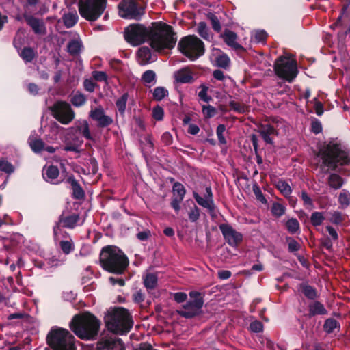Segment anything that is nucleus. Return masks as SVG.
Wrapping results in <instances>:
<instances>
[{
    "label": "nucleus",
    "instance_id": "obj_59",
    "mask_svg": "<svg viewBox=\"0 0 350 350\" xmlns=\"http://www.w3.org/2000/svg\"><path fill=\"white\" fill-rule=\"evenodd\" d=\"M312 102L314 103V108L316 114L317 116H321L324 111L323 104L320 101H319L317 98H314Z\"/></svg>",
    "mask_w": 350,
    "mask_h": 350
},
{
    "label": "nucleus",
    "instance_id": "obj_56",
    "mask_svg": "<svg viewBox=\"0 0 350 350\" xmlns=\"http://www.w3.org/2000/svg\"><path fill=\"white\" fill-rule=\"evenodd\" d=\"M303 293L307 297L311 299H313L317 297L315 290L310 286H304L303 287Z\"/></svg>",
    "mask_w": 350,
    "mask_h": 350
},
{
    "label": "nucleus",
    "instance_id": "obj_48",
    "mask_svg": "<svg viewBox=\"0 0 350 350\" xmlns=\"http://www.w3.org/2000/svg\"><path fill=\"white\" fill-rule=\"evenodd\" d=\"M111 350H125V347L122 340L111 337Z\"/></svg>",
    "mask_w": 350,
    "mask_h": 350
},
{
    "label": "nucleus",
    "instance_id": "obj_47",
    "mask_svg": "<svg viewBox=\"0 0 350 350\" xmlns=\"http://www.w3.org/2000/svg\"><path fill=\"white\" fill-rule=\"evenodd\" d=\"M152 115L156 120L161 121L164 117V111L161 107L157 105L152 108Z\"/></svg>",
    "mask_w": 350,
    "mask_h": 350
},
{
    "label": "nucleus",
    "instance_id": "obj_9",
    "mask_svg": "<svg viewBox=\"0 0 350 350\" xmlns=\"http://www.w3.org/2000/svg\"><path fill=\"white\" fill-rule=\"evenodd\" d=\"M53 117L63 124H68L75 118L71 106L64 101H57L51 107Z\"/></svg>",
    "mask_w": 350,
    "mask_h": 350
},
{
    "label": "nucleus",
    "instance_id": "obj_30",
    "mask_svg": "<svg viewBox=\"0 0 350 350\" xmlns=\"http://www.w3.org/2000/svg\"><path fill=\"white\" fill-rule=\"evenodd\" d=\"M20 57L25 63L31 62L36 56L35 51L30 47H25L19 53Z\"/></svg>",
    "mask_w": 350,
    "mask_h": 350
},
{
    "label": "nucleus",
    "instance_id": "obj_39",
    "mask_svg": "<svg viewBox=\"0 0 350 350\" xmlns=\"http://www.w3.org/2000/svg\"><path fill=\"white\" fill-rule=\"evenodd\" d=\"M285 206L278 202H274L271 209L273 215L276 217H280L283 215L285 213Z\"/></svg>",
    "mask_w": 350,
    "mask_h": 350
},
{
    "label": "nucleus",
    "instance_id": "obj_2",
    "mask_svg": "<svg viewBox=\"0 0 350 350\" xmlns=\"http://www.w3.org/2000/svg\"><path fill=\"white\" fill-rule=\"evenodd\" d=\"M69 326L77 337L90 340L95 339L98 335L100 322L93 314L85 312L74 316Z\"/></svg>",
    "mask_w": 350,
    "mask_h": 350
},
{
    "label": "nucleus",
    "instance_id": "obj_14",
    "mask_svg": "<svg viewBox=\"0 0 350 350\" xmlns=\"http://www.w3.org/2000/svg\"><path fill=\"white\" fill-rule=\"evenodd\" d=\"M23 17L36 34L44 35L46 33V27L42 20L26 12L23 14Z\"/></svg>",
    "mask_w": 350,
    "mask_h": 350
},
{
    "label": "nucleus",
    "instance_id": "obj_63",
    "mask_svg": "<svg viewBox=\"0 0 350 350\" xmlns=\"http://www.w3.org/2000/svg\"><path fill=\"white\" fill-rule=\"evenodd\" d=\"M64 260L59 259L56 256H52L47 259V264L51 267H57L64 262Z\"/></svg>",
    "mask_w": 350,
    "mask_h": 350
},
{
    "label": "nucleus",
    "instance_id": "obj_61",
    "mask_svg": "<svg viewBox=\"0 0 350 350\" xmlns=\"http://www.w3.org/2000/svg\"><path fill=\"white\" fill-rule=\"evenodd\" d=\"M262 328H263L262 324L260 321H253L250 325V329L253 332H256V333L260 332L262 331Z\"/></svg>",
    "mask_w": 350,
    "mask_h": 350
},
{
    "label": "nucleus",
    "instance_id": "obj_20",
    "mask_svg": "<svg viewBox=\"0 0 350 350\" xmlns=\"http://www.w3.org/2000/svg\"><path fill=\"white\" fill-rule=\"evenodd\" d=\"M174 75L176 81L180 83H191L193 81L191 72L187 68L176 71Z\"/></svg>",
    "mask_w": 350,
    "mask_h": 350
},
{
    "label": "nucleus",
    "instance_id": "obj_38",
    "mask_svg": "<svg viewBox=\"0 0 350 350\" xmlns=\"http://www.w3.org/2000/svg\"><path fill=\"white\" fill-rule=\"evenodd\" d=\"M96 350H109V337L107 334L103 335L97 342Z\"/></svg>",
    "mask_w": 350,
    "mask_h": 350
},
{
    "label": "nucleus",
    "instance_id": "obj_36",
    "mask_svg": "<svg viewBox=\"0 0 350 350\" xmlns=\"http://www.w3.org/2000/svg\"><path fill=\"white\" fill-rule=\"evenodd\" d=\"M310 312L312 314H323L326 313V310L323 304L315 301L310 305Z\"/></svg>",
    "mask_w": 350,
    "mask_h": 350
},
{
    "label": "nucleus",
    "instance_id": "obj_46",
    "mask_svg": "<svg viewBox=\"0 0 350 350\" xmlns=\"http://www.w3.org/2000/svg\"><path fill=\"white\" fill-rule=\"evenodd\" d=\"M277 187L284 196H288L291 193V188L285 181H278Z\"/></svg>",
    "mask_w": 350,
    "mask_h": 350
},
{
    "label": "nucleus",
    "instance_id": "obj_5",
    "mask_svg": "<svg viewBox=\"0 0 350 350\" xmlns=\"http://www.w3.org/2000/svg\"><path fill=\"white\" fill-rule=\"evenodd\" d=\"M133 326L131 317L128 310L122 308L113 309L111 312V332L117 334H127Z\"/></svg>",
    "mask_w": 350,
    "mask_h": 350
},
{
    "label": "nucleus",
    "instance_id": "obj_6",
    "mask_svg": "<svg viewBox=\"0 0 350 350\" xmlns=\"http://www.w3.org/2000/svg\"><path fill=\"white\" fill-rule=\"evenodd\" d=\"M180 51L191 60H195L204 54V43L195 36H187L178 42Z\"/></svg>",
    "mask_w": 350,
    "mask_h": 350
},
{
    "label": "nucleus",
    "instance_id": "obj_19",
    "mask_svg": "<svg viewBox=\"0 0 350 350\" xmlns=\"http://www.w3.org/2000/svg\"><path fill=\"white\" fill-rule=\"evenodd\" d=\"M137 59L138 62L140 64L144 65L150 62H154L155 57H152L151 51L149 48L146 46H143L139 49L137 51Z\"/></svg>",
    "mask_w": 350,
    "mask_h": 350
},
{
    "label": "nucleus",
    "instance_id": "obj_31",
    "mask_svg": "<svg viewBox=\"0 0 350 350\" xmlns=\"http://www.w3.org/2000/svg\"><path fill=\"white\" fill-rule=\"evenodd\" d=\"M77 128L79 132L87 139H92V136L90 131L89 124L87 121L83 120L79 122Z\"/></svg>",
    "mask_w": 350,
    "mask_h": 350
},
{
    "label": "nucleus",
    "instance_id": "obj_3",
    "mask_svg": "<svg viewBox=\"0 0 350 350\" xmlns=\"http://www.w3.org/2000/svg\"><path fill=\"white\" fill-rule=\"evenodd\" d=\"M319 157L323 161L325 166L334 170L337 163L346 165L350 163V154L348 151L341 148L337 144H329L326 147L320 150Z\"/></svg>",
    "mask_w": 350,
    "mask_h": 350
},
{
    "label": "nucleus",
    "instance_id": "obj_13",
    "mask_svg": "<svg viewBox=\"0 0 350 350\" xmlns=\"http://www.w3.org/2000/svg\"><path fill=\"white\" fill-rule=\"evenodd\" d=\"M219 229L226 241L231 246H237L243 240V235L237 232L230 225L223 224L219 226Z\"/></svg>",
    "mask_w": 350,
    "mask_h": 350
},
{
    "label": "nucleus",
    "instance_id": "obj_15",
    "mask_svg": "<svg viewBox=\"0 0 350 350\" xmlns=\"http://www.w3.org/2000/svg\"><path fill=\"white\" fill-rule=\"evenodd\" d=\"M193 197L199 205L207 208L210 211H213L214 210L215 205L213 199L212 190L210 187L206 188V193L204 198L200 196L196 192H193Z\"/></svg>",
    "mask_w": 350,
    "mask_h": 350
},
{
    "label": "nucleus",
    "instance_id": "obj_41",
    "mask_svg": "<svg viewBox=\"0 0 350 350\" xmlns=\"http://www.w3.org/2000/svg\"><path fill=\"white\" fill-rule=\"evenodd\" d=\"M173 193L174 195H177L176 198H184L186 193L185 187L180 183H175L172 187Z\"/></svg>",
    "mask_w": 350,
    "mask_h": 350
},
{
    "label": "nucleus",
    "instance_id": "obj_27",
    "mask_svg": "<svg viewBox=\"0 0 350 350\" xmlns=\"http://www.w3.org/2000/svg\"><path fill=\"white\" fill-rule=\"evenodd\" d=\"M141 80L146 86H152L156 83V73L151 70H146L142 74Z\"/></svg>",
    "mask_w": 350,
    "mask_h": 350
},
{
    "label": "nucleus",
    "instance_id": "obj_29",
    "mask_svg": "<svg viewBox=\"0 0 350 350\" xmlns=\"http://www.w3.org/2000/svg\"><path fill=\"white\" fill-rule=\"evenodd\" d=\"M78 21V16L76 12H70L65 14L63 16V21L67 28L73 27Z\"/></svg>",
    "mask_w": 350,
    "mask_h": 350
},
{
    "label": "nucleus",
    "instance_id": "obj_35",
    "mask_svg": "<svg viewBox=\"0 0 350 350\" xmlns=\"http://www.w3.org/2000/svg\"><path fill=\"white\" fill-rule=\"evenodd\" d=\"M197 32L198 34L205 40H209L211 35L209 29L204 22H200L198 25Z\"/></svg>",
    "mask_w": 350,
    "mask_h": 350
},
{
    "label": "nucleus",
    "instance_id": "obj_62",
    "mask_svg": "<svg viewBox=\"0 0 350 350\" xmlns=\"http://www.w3.org/2000/svg\"><path fill=\"white\" fill-rule=\"evenodd\" d=\"M84 88L90 92H92L95 88V83L93 79H86L83 82Z\"/></svg>",
    "mask_w": 350,
    "mask_h": 350
},
{
    "label": "nucleus",
    "instance_id": "obj_42",
    "mask_svg": "<svg viewBox=\"0 0 350 350\" xmlns=\"http://www.w3.org/2000/svg\"><path fill=\"white\" fill-rule=\"evenodd\" d=\"M168 94V91L163 87H157L154 88L153 96L157 100H161Z\"/></svg>",
    "mask_w": 350,
    "mask_h": 350
},
{
    "label": "nucleus",
    "instance_id": "obj_21",
    "mask_svg": "<svg viewBox=\"0 0 350 350\" xmlns=\"http://www.w3.org/2000/svg\"><path fill=\"white\" fill-rule=\"evenodd\" d=\"M213 56L214 57L215 62L219 67L227 68L230 64L229 57L222 53L220 50L214 49L213 51Z\"/></svg>",
    "mask_w": 350,
    "mask_h": 350
},
{
    "label": "nucleus",
    "instance_id": "obj_4",
    "mask_svg": "<svg viewBox=\"0 0 350 350\" xmlns=\"http://www.w3.org/2000/svg\"><path fill=\"white\" fill-rule=\"evenodd\" d=\"M47 342L53 350H76L75 337L65 329L52 328L47 335Z\"/></svg>",
    "mask_w": 350,
    "mask_h": 350
},
{
    "label": "nucleus",
    "instance_id": "obj_11",
    "mask_svg": "<svg viewBox=\"0 0 350 350\" xmlns=\"http://www.w3.org/2000/svg\"><path fill=\"white\" fill-rule=\"evenodd\" d=\"M118 8L122 18L137 20L144 14V9L138 8L135 0H123Z\"/></svg>",
    "mask_w": 350,
    "mask_h": 350
},
{
    "label": "nucleus",
    "instance_id": "obj_40",
    "mask_svg": "<svg viewBox=\"0 0 350 350\" xmlns=\"http://www.w3.org/2000/svg\"><path fill=\"white\" fill-rule=\"evenodd\" d=\"M0 170L8 174H10L14 171L13 165L5 159L0 160Z\"/></svg>",
    "mask_w": 350,
    "mask_h": 350
},
{
    "label": "nucleus",
    "instance_id": "obj_49",
    "mask_svg": "<svg viewBox=\"0 0 350 350\" xmlns=\"http://www.w3.org/2000/svg\"><path fill=\"white\" fill-rule=\"evenodd\" d=\"M267 34L264 30H257L254 32L252 38L256 42H263L267 38Z\"/></svg>",
    "mask_w": 350,
    "mask_h": 350
},
{
    "label": "nucleus",
    "instance_id": "obj_23",
    "mask_svg": "<svg viewBox=\"0 0 350 350\" xmlns=\"http://www.w3.org/2000/svg\"><path fill=\"white\" fill-rule=\"evenodd\" d=\"M99 262L104 270L109 272V245H106L102 249Z\"/></svg>",
    "mask_w": 350,
    "mask_h": 350
},
{
    "label": "nucleus",
    "instance_id": "obj_17",
    "mask_svg": "<svg viewBox=\"0 0 350 350\" xmlns=\"http://www.w3.org/2000/svg\"><path fill=\"white\" fill-rule=\"evenodd\" d=\"M90 116L92 120L96 121L100 126H107L109 124V118L105 114V111L101 107L92 109L90 112Z\"/></svg>",
    "mask_w": 350,
    "mask_h": 350
},
{
    "label": "nucleus",
    "instance_id": "obj_45",
    "mask_svg": "<svg viewBox=\"0 0 350 350\" xmlns=\"http://www.w3.org/2000/svg\"><path fill=\"white\" fill-rule=\"evenodd\" d=\"M86 275H83L82 277V284H84V289L85 291H89L91 290L90 286L92 285L93 282H90V279L92 278V272L90 271L89 268H88L85 271Z\"/></svg>",
    "mask_w": 350,
    "mask_h": 350
},
{
    "label": "nucleus",
    "instance_id": "obj_28",
    "mask_svg": "<svg viewBox=\"0 0 350 350\" xmlns=\"http://www.w3.org/2000/svg\"><path fill=\"white\" fill-rule=\"evenodd\" d=\"M286 228L288 232L291 234H295L300 232V225L298 220L295 218H290L286 221Z\"/></svg>",
    "mask_w": 350,
    "mask_h": 350
},
{
    "label": "nucleus",
    "instance_id": "obj_25",
    "mask_svg": "<svg viewBox=\"0 0 350 350\" xmlns=\"http://www.w3.org/2000/svg\"><path fill=\"white\" fill-rule=\"evenodd\" d=\"M223 38L224 42L230 46L238 49L241 48V45L237 42V34L231 31H226L224 33Z\"/></svg>",
    "mask_w": 350,
    "mask_h": 350
},
{
    "label": "nucleus",
    "instance_id": "obj_33",
    "mask_svg": "<svg viewBox=\"0 0 350 350\" xmlns=\"http://www.w3.org/2000/svg\"><path fill=\"white\" fill-rule=\"evenodd\" d=\"M82 47L81 41L79 40H72L68 44V51L72 55L78 54Z\"/></svg>",
    "mask_w": 350,
    "mask_h": 350
},
{
    "label": "nucleus",
    "instance_id": "obj_7",
    "mask_svg": "<svg viewBox=\"0 0 350 350\" xmlns=\"http://www.w3.org/2000/svg\"><path fill=\"white\" fill-rule=\"evenodd\" d=\"M107 0H80L79 11L81 16L88 21H96L106 8Z\"/></svg>",
    "mask_w": 350,
    "mask_h": 350
},
{
    "label": "nucleus",
    "instance_id": "obj_18",
    "mask_svg": "<svg viewBox=\"0 0 350 350\" xmlns=\"http://www.w3.org/2000/svg\"><path fill=\"white\" fill-rule=\"evenodd\" d=\"M59 170L56 166L50 165L44 167L42 170V176L44 179L51 183H57L56 179L59 176Z\"/></svg>",
    "mask_w": 350,
    "mask_h": 350
},
{
    "label": "nucleus",
    "instance_id": "obj_44",
    "mask_svg": "<svg viewBox=\"0 0 350 350\" xmlns=\"http://www.w3.org/2000/svg\"><path fill=\"white\" fill-rule=\"evenodd\" d=\"M85 101V96L81 93L75 94L71 98V103L75 107H81L83 105Z\"/></svg>",
    "mask_w": 350,
    "mask_h": 350
},
{
    "label": "nucleus",
    "instance_id": "obj_24",
    "mask_svg": "<svg viewBox=\"0 0 350 350\" xmlns=\"http://www.w3.org/2000/svg\"><path fill=\"white\" fill-rule=\"evenodd\" d=\"M143 282L148 290H152L157 285L158 277L154 273H146L143 276Z\"/></svg>",
    "mask_w": 350,
    "mask_h": 350
},
{
    "label": "nucleus",
    "instance_id": "obj_60",
    "mask_svg": "<svg viewBox=\"0 0 350 350\" xmlns=\"http://www.w3.org/2000/svg\"><path fill=\"white\" fill-rule=\"evenodd\" d=\"M200 217V211L197 206H194L193 208L191 209L190 212L189 213V218L190 221L194 222L196 221Z\"/></svg>",
    "mask_w": 350,
    "mask_h": 350
},
{
    "label": "nucleus",
    "instance_id": "obj_52",
    "mask_svg": "<svg viewBox=\"0 0 350 350\" xmlns=\"http://www.w3.org/2000/svg\"><path fill=\"white\" fill-rule=\"evenodd\" d=\"M339 202L342 206H348L350 203V193L347 191L343 190L339 196Z\"/></svg>",
    "mask_w": 350,
    "mask_h": 350
},
{
    "label": "nucleus",
    "instance_id": "obj_16",
    "mask_svg": "<svg viewBox=\"0 0 350 350\" xmlns=\"http://www.w3.org/2000/svg\"><path fill=\"white\" fill-rule=\"evenodd\" d=\"M83 140L75 134L68 135L65 140L64 150L67 152H79Z\"/></svg>",
    "mask_w": 350,
    "mask_h": 350
},
{
    "label": "nucleus",
    "instance_id": "obj_32",
    "mask_svg": "<svg viewBox=\"0 0 350 350\" xmlns=\"http://www.w3.org/2000/svg\"><path fill=\"white\" fill-rule=\"evenodd\" d=\"M29 144L32 150L35 152H38L44 150V143L40 139L30 137L29 138Z\"/></svg>",
    "mask_w": 350,
    "mask_h": 350
},
{
    "label": "nucleus",
    "instance_id": "obj_54",
    "mask_svg": "<svg viewBox=\"0 0 350 350\" xmlns=\"http://www.w3.org/2000/svg\"><path fill=\"white\" fill-rule=\"evenodd\" d=\"M226 131V126L224 124L218 125L216 131L217 136L220 144H225L226 143V139L224 136V133Z\"/></svg>",
    "mask_w": 350,
    "mask_h": 350
},
{
    "label": "nucleus",
    "instance_id": "obj_57",
    "mask_svg": "<svg viewBox=\"0 0 350 350\" xmlns=\"http://www.w3.org/2000/svg\"><path fill=\"white\" fill-rule=\"evenodd\" d=\"M208 18L211 21L213 29L216 31H219L221 30V25L217 17L213 14H210Z\"/></svg>",
    "mask_w": 350,
    "mask_h": 350
},
{
    "label": "nucleus",
    "instance_id": "obj_12",
    "mask_svg": "<svg viewBox=\"0 0 350 350\" xmlns=\"http://www.w3.org/2000/svg\"><path fill=\"white\" fill-rule=\"evenodd\" d=\"M204 301L202 298H196L183 305L177 312L185 318H191L199 314L202 308Z\"/></svg>",
    "mask_w": 350,
    "mask_h": 350
},
{
    "label": "nucleus",
    "instance_id": "obj_10",
    "mask_svg": "<svg viewBox=\"0 0 350 350\" xmlns=\"http://www.w3.org/2000/svg\"><path fill=\"white\" fill-rule=\"evenodd\" d=\"M129 265V259L119 248L111 246V273H122Z\"/></svg>",
    "mask_w": 350,
    "mask_h": 350
},
{
    "label": "nucleus",
    "instance_id": "obj_22",
    "mask_svg": "<svg viewBox=\"0 0 350 350\" xmlns=\"http://www.w3.org/2000/svg\"><path fill=\"white\" fill-rule=\"evenodd\" d=\"M79 221V216L77 214L64 217L61 216L59 222L66 228H73Z\"/></svg>",
    "mask_w": 350,
    "mask_h": 350
},
{
    "label": "nucleus",
    "instance_id": "obj_51",
    "mask_svg": "<svg viewBox=\"0 0 350 350\" xmlns=\"http://www.w3.org/2000/svg\"><path fill=\"white\" fill-rule=\"evenodd\" d=\"M337 321L332 319H329L325 321L324 324V329L327 333L332 332L337 327Z\"/></svg>",
    "mask_w": 350,
    "mask_h": 350
},
{
    "label": "nucleus",
    "instance_id": "obj_43",
    "mask_svg": "<svg viewBox=\"0 0 350 350\" xmlns=\"http://www.w3.org/2000/svg\"><path fill=\"white\" fill-rule=\"evenodd\" d=\"M128 99L127 94H124L122 96L116 101V107L121 114H123L126 109V102Z\"/></svg>",
    "mask_w": 350,
    "mask_h": 350
},
{
    "label": "nucleus",
    "instance_id": "obj_53",
    "mask_svg": "<svg viewBox=\"0 0 350 350\" xmlns=\"http://www.w3.org/2000/svg\"><path fill=\"white\" fill-rule=\"evenodd\" d=\"M200 88L201 90L198 93V96L203 101L208 103L211 100V98L208 96L207 94L208 88L204 85H202Z\"/></svg>",
    "mask_w": 350,
    "mask_h": 350
},
{
    "label": "nucleus",
    "instance_id": "obj_64",
    "mask_svg": "<svg viewBox=\"0 0 350 350\" xmlns=\"http://www.w3.org/2000/svg\"><path fill=\"white\" fill-rule=\"evenodd\" d=\"M329 221L332 223L335 224H338L341 223L342 221V217L341 213L338 211L334 212L331 215Z\"/></svg>",
    "mask_w": 350,
    "mask_h": 350
},
{
    "label": "nucleus",
    "instance_id": "obj_8",
    "mask_svg": "<svg viewBox=\"0 0 350 350\" xmlns=\"http://www.w3.org/2000/svg\"><path fill=\"white\" fill-rule=\"evenodd\" d=\"M276 75L288 82H292L298 74L296 61L290 57H280L275 63Z\"/></svg>",
    "mask_w": 350,
    "mask_h": 350
},
{
    "label": "nucleus",
    "instance_id": "obj_37",
    "mask_svg": "<svg viewBox=\"0 0 350 350\" xmlns=\"http://www.w3.org/2000/svg\"><path fill=\"white\" fill-rule=\"evenodd\" d=\"M324 220L325 217L321 212L316 211L311 215L310 221L314 226L321 225Z\"/></svg>",
    "mask_w": 350,
    "mask_h": 350
},
{
    "label": "nucleus",
    "instance_id": "obj_1",
    "mask_svg": "<svg viewBox=\"0 0 350 350\" xmlns=\"http://www.w3.org/2000/svg\"><path fill=\"white\" fill-rule=\"evenodd\" d=\"M124 38L133 46H138L148 40L151 47L158 52L171 49L176 43L171 27L161 23L152 30L141 24L130 25L124 30Z\"/></svg>",
    "mask_w": 350,
    "mask_h": 350
},
{
    "label": "nucleus",
    "instance_id": "obj_58",
    "mask_svg": "<svg viewBox=\"0 0 350 350\" xmlns=\"http://www.w3.org/2000/svg\"><path fill=\"white\" fill-rule=\"evenodd\" d=\"M253 191L256 196V198L260 201L263 204H266L267 203V200L266 198H265V196H263L260 189L256 185H254L253 186Z\"/></svg>",
    "mask_w": 350,
    "mask_h": 350
},
{
    "label": "nucleus",
    "instance_id": "obj_50",
    "mask_svg": "<svg viewBox=\"0 0 350 350\" xmlns=\"http://www.w3.org/2000/svg\"><path fill=\"white\" fill-rule=\"evenodd\" d=\"M301 198L304 202V205L306 209L312 210L314 208V204L312 199L305 192L302 191L301 193Z\"/></svg>",
    "mask_w": 350,
    "mask_h": 350
},
{
    "label": "nucleus",
    "instance_id": "obj_55",
    "mask_svg": "<svg viewBox=\"0 0 350 350\" xmlns=\"http://www.w3.org/2000/svg\"><path fill=\"white\" fill-rule=\"evenodd\" d=\"M60 247L64 254H68L73 250V245L71 241H62L60 242Z\"/></svg>",
    "mask_w": 350,
    "mask_h": 350
},
{
    "label": "nucleus",
    "instance_id": "obj_26",
    "mask_svg": "<svg viewBox=\"0 0 350 350\" xmlns=\"http://www.w3.org/2000/svg\"><path fill=\"white\" fill-rule=\"evenodd\" d=\"M67 182L70 185L73 196L77 199H81L84 196V191L73 177H68Z\"/></svg>",
    "mask_w": 350,
    "mask_h": 350
},
{
    "label": "nucleus",
    "instance_id": "obj_34",
    "mask_svg": "<svg viewBox=\"0 0 350 350\" xmlns=\"http://www.w3.org/2000/svg\"><path fill=\"white\" fill-rule=\"evenodd\" d=\"M329 184L334 189H339L343 185V181L340 176L332 174L329 178Z\"/></svg>",
    "mask_w": 350,
    "mask_h": 350
}]
</instances>
